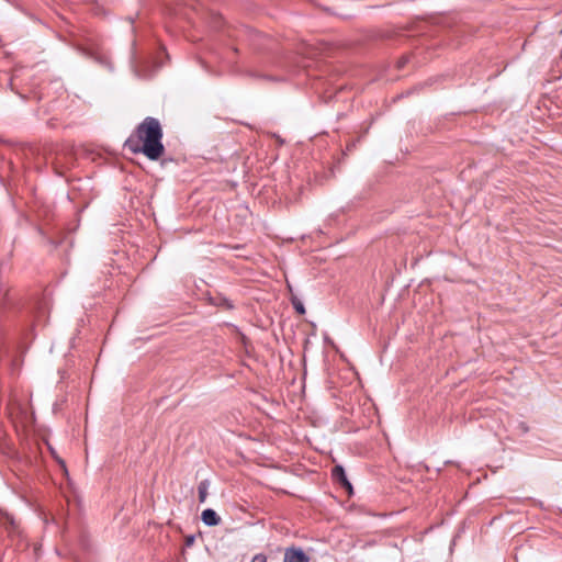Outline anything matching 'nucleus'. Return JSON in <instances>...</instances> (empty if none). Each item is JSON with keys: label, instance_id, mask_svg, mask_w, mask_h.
I'll use <instances>...</instances> for the list:
<instances>
[{"label": "nucleus", "instance_id": "1", "mask_svg": "<svg viewBox=\"0 0 562 562\" xmlns=\"http://www.w3.org/2000/svg\"><path fill=\"white\" fill-rule=\"evenodd\" d=\"M162 128L155 117H146L126 139L125 146L134 154L143 153L148 159L157 160L164 153Z\"/></svg>", "mask_w": 562, "mask_h": 562}, {"label": "nucleus", "instance_id": "2", "mask_svg": "<svg viewBox=\"0 0 562 562\" xmlns=\"http://www.w3.org/2000/svg\"><path fill=\"white\" fill-rule=\"evenodd\" d=\"M283 562H310L308 557L301 549L290 548L284 553Z\"/></svg>", "mask_w": 562, "mask_h": 562}, {"label": "nucleus", "instance_id": "3", "mask_svg": "<svg viewBox=\"0 0 562 562\" xmlns=\"http://www.w3.org/2000/svg\"><path fill=\"white\" fill-rule=\"evenodd\" d=\"M201 519L207 526H217L221 522L220 516L211 508L202 512Z\"/></svg>", "mask_w": 562, "mask_h": 562}, {"label": "nucleus", "instance_id": "4", "mask_svg": "<svg viewBox=\"0 0 562 562\" xmlns=\"http://www.w3.org/2000/svg\"><path fill=\"white\" fill-rule=\"evenodd\" d=\"M333 477L339 481L345 487L351 491V484L348 482L345 471L340 465H336L331 471Z\"/></svg>", "mask_w": 562, "mask_h": 562}, {"label": "nucleus", "instance_id": "5", "mask_svg": "<svg viewBox=\"0 0 562 562\" xmlns=\"http://www.w3.org/2000/svg\"><path fill=\"white\" fill-rule=\"evenodd\" d=\"M209 483L207 481L200 482L198 486L199 501L204 503L207 497Z\"/></svg>", "mask_w": 562, "mask_h": 562}, {"label": "nucleus", "instance_id": "6", "mask_svg": "<svg viewBox=\"0 0 562 562\" xmlns=\"http://www.w3.org/2000/svg\"><path fill=\"white\" fill-rule=\"evenodd\" d=\"M7 294L8 288L3 284H0V310L4 307Z\"/></svg>", "mask_w": 562, "mask_h": 562}, {"label": "nucleus", "instance_id": "7", "mask_svg": "<svg viewBox=\"0 0 562 562\" xmlns=\"http://www.w3.org/2000/svg\"><path fill=\"white\" fill-rule=\"evenodd\" d=\"M251 562H267V559L263 554H257L254 557Z\"/></svg>", "mask_w": 562, "mask_h": 562}, {"label": "nucleus", "instance_id": "8", "mask_svg": "<svg viewBox=\"0 0 562 562\" xmlns=\"http://www.w3.org/2000/svg\"><path fill=\"white\" fill-rule=\"evenodd\" d=\"M295 306V310L300 313V314H304L305 313V310L303 307V305L301 303H297V304H294Z\"/></svg>", "mask_w": 562, "mask_h": 562}, {"label": "nucleus", "instance_id": "9", "mask_svg": "<svg viewBox=\"0 0 562 562\" xmlns=\"http://www.w3.org/2000/svg\"><path fill=\"white\" fill-rule=\"evenodd\" d=\"M5 519L10 522V525H11V526H13V525H14V521H13V519H12V518H10V517H8V516H7V517H5Z\"/></svg>", "mask_w": 562, "mask_h": 562}, {"label": "nucleus", "instance_id": "10", "mask_svg": "<svg viewBox=\"0 0 562 562\" xmlns=\"http://www.w3.org/2000/svg\"><path fill=\"white\" fill-rule=\"evenodd\" d=\"M58 462L63 465V468H65V463L63 460H58Z\"/></svg>", "mask_w": 562, "mask_h": 562}]
</instances>
